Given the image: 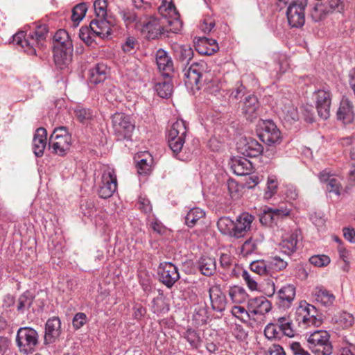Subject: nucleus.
<instances>
[{
	"instance_id": "obj_1",
	"label": "nucleus",
	"mask_w": 355,
	"mask_h": 355,
	"mask_svg": "<svg viewBox=\"0 0 355 355\" xmlns=\"http://www.w3.org/2000/svg\"><path fill=\"white\" fill-rule=\"evenodd\" d=\"M168 14L174 16L167 17L162 15L160 17H150L144 24L142 32L146 34L148 40H154L167 33H178L182 27V22L179 18L173 6H168Z\"/></svg>"
},
{
	"instance_id": "obj_2",
	"label": "nucleus",
	"mask_w": 355,
	"mask_h": 355,
	"mask_svg": "<svg viewBox=\"0 0 355 355\" xmlns=\"http://www.w3.org/2000/svg\"><path fill=\"white\" fill-rule=\"evenodd\" d=\"M202 65L194 62L188 69H184V80L185 85L191 89H199L202 86V78L206 84L207 92L216 96L219 100H223L227 92L223 89V84L217 78L209 79L207 74H202Z\"/></svg>"
},
{
	"instance_id": "obj_3",
	"label": "nucleus",
	"mask_w": 355,
	"mask_h": 355,
	"mask_svg": "<svg viewBox=\"0 0 355 355\" xmlns=\"http://www.w3.org/2000/svg\"><path fill=\"white\" fill-rule=\"evenodd\" d=\"M48 29L46 25L36 26L27 35L24 31H19L13 36V42L21 46L29 55H36L37 49L44 46Z\"/></svg>"
},
{
	"instance_id": "obj_4",
	"label": "nucleus",
	"mask_w": 355,
	"mask_h": 355,
	"mask_svg": "<svg viewBox=\"0 0 355 355\" xmlns=\"http://www.w3.org/2000/svg\"><path fill=\"white\" fill-rule=\"evenodd\" d=\"M73 44L69 33L64 29L58 30L53 36V58L55 64L63 68L72 59Z\"/></svg>"
},
{
	"instance_id": "obj_5",
	"label": "nucleus",
	"mask_w": 355,
	"mask_h": 355,
	"mask_svg": "<svg viewBox=\"0 0 355 355\" xmlns=\"http://www.w3.org/2000/svg\"><path fill=\"white\" fill-rule=\"evenodd\" d=\"M38 338V334L34 329L20 327L16 335V344L19 352L24 354H33L39 343Z\"/></svg>"
},
{
	"instance_id": "obj_6",
	"label": "nucleus",
	"mask_w": 355,
	"mask_h": 355,
	"mask_svg": "<svg viewBox=\"0 0 355 355\" xmlns=\"http://www.w3.org/2000/svg\"><path fill=\"white\" fill-rule=\"evenodd\" d=\"M187 134V123L182 119L177 120L168 130V146L175 155H178L182 149Z\"/></svg>"
},
{
	"instance_id": "obj_7",
	"label": "nucleus",
	"mask_w": 355,
	"mask_h": 355,
	"mask_svg": "<svg viewBox=\"0 0 355 355\" xmlns=\"http://www.w3.org/2000/svg\"><path fill=\"white\" fill-rule=\"evenodd\" d=\"M71 144V137L65 127L61 126L54 129L49 138V146L53 153L64 156L69 150Z\"/></svg>"
},
{
	"instance_id": "obj_8",
	"label": "nucleus",
	"mask_w": 355,
	"mask_h": 355,
	"mask_svg": "<svg viewBox=\"0 0 355 355\" xmlns=\"http://www.w3.org/2000/svg\"><path fill=\"white\" fill-rule=\"evenodd\" d=\"M116 189L117 179L114 168L105 166L97 191L98 196L103 199L109 198L113 196Z\"/></svg>"
},
{
	"instance_id": "obj_9",
	"label": "nucleus",
	"mask_w": 355,
	"mask_h": 355,
	"mask_svg": "<svg viewBox=\"0 0 355 355\" xmlns=\"http://www.w3.org/2000/svg\"><path fill=\"white\" fill-rule=\"evenodd\" d=\"M112 124L114 135L118 140L128 139L131 137L135 125L129 116L116 112L112 116Z\"/></svg>"
},
{
	"instance_id": "obj_10",
	"label": "nucleus",
	"mask_w": 355,
	"mask_h": 355,
	"mask_svg": "<svg viewBox=\"0 0 355 355\" xmlns=\"http://www.w3.org/2000/svg\"><path fill=\"white\" fill-rule=\"evenodd\" d=\"M306 4V0H297L289 5L286 15L288 24L291 27L300 28L304 24V9Z\"/></svg>"
},
{
	"instance_id": "obj_11",
	"label": "nucleus",
	"mask_w": 355,
	"mask_h": 355,
	"mask_svg": "<svg viewBox=\"0 0 355 355\" xmlns=\"http://www.w3.org/2000/svg\"><path fill=\"white\" fill-rule=\"evenodd\" d=\"M159 280L168 288H171L180 279L178 268L171 262L161 263L158 267Z\"/></svg>"
},
{
	"instance_id": "obj_12",
	"label": "nucleus",
	"mask_w": 355,
	"mask_h": 355,
	"mask_svg": "<svg viewBox=\"0 0 355 355\" xmlns=\"http://www.w3.org/2000/svg\"><path fill=\"white\" fill-rule=\"evenodd\" d=\"M259 136L263 143L269 146L279 144L282 139L280 131L273 121L270 120L263 121Z\"/></svg>"
},
{
	"instance_id": "obj_13",
	"label": "nucleus",
	"mask_w": 355,
	"mask_h": 355,
	"mask_svg": "<svg viewBox=\"0 0 355 355\" xmlns=\"http://www.w3.org/2000/svg\"><path fill=\"white\" fill-rule=\"evenodd\" d=\"M315 105L318 115L322 119H327L330 116L331 94L329 90L319 89L314 94Z\"/></svg>"
},
{
	"instance_id": "obj_14",
	"label": "nucleus",
	"mask_w": 355,
	"mask_h": 355,
	"mask_svg": "<svg viewBox=\"0 0 355 355\" xmlns=\"http://www.w3.org/2000/svg\"><path fill=\"white\" fill-rule=\"evenodd\" d=\"M238 149L243 156L249 157H257L263 150L262 145L251 137L242 138L238 143Z\"/></svg>"
},
{
	"instance_id": "obj_15",
	"label": "nucleus",
	"mask_w": 355,
	"mask_h": 355,
	"mask_svg": "<svg viewBox=\"0 0 355 355\" xmlns=\"http://www.w3.org/2000/svg\"><path fill=\"white\" fill-rule=\"evenodd\" d=\"M61 321L58 317L48 319L45 324L44 344L55 343L61 335Z\"/></svg>"
},
{
	"instance_id": "obj_16",
	"label": "nucleus",
	"mask_w": 355,
	"mask_h": 355,
	"mask_svg": "<svg viewBox=\"0 0 355 355\" xmlns=\"http://www.w3.org/2000/svg\"><path fill=\"white\" fill-rule=\"evenodd\" d=\"M155 60L157 68L164 78H169L173 72V62L168 53L159 49L155 53Z\"/></svg>"
},
{
	"instance_id": "obj_17",
	"label": "nucleus",
	"mask_w": 355,
	"mask_h": 355,
	"mask_svg": "<svg viewBox=\"0 0 355 355\" xmlns=\"http://www.w3.org/2000/svg\"><path fill=\"white\" fill-rule=\"evenodd\" d=\"M209 295L212 309L217 312H223L227 305V299L220 286L214 285L209 287Z\"/></svg>"
},
{
	"instance_id": "obj_18",
	"label": "nucleus",
	"mask_w": 355,
	"mask_h": 355,
	"mask_svg": "<svg viewBox=\"0 0 355 355\" xmlns=\"http://www.w3.org/2000/svg\"><path fill=\"white\" fill-rule=\"evenodd\" d=\"M337 119L343 124H350L355 119V113L352 103L343 98L336 112Z\"/></svg>"
},
{
	"instance_id": "obj_19",
	"label": "nucleus",
	"mask_w": 355,
	"mask_h": 355,
	"mask_svg": "<svg viewBox=\"0 0 355 355\" xmlns=\"http://www.w3.org/2000/svg\"><path fill=\"white\" fill-rule=\"evenodd\" d=\"M253 220L254 216L248 213L244 212L240 214L234 221V237L236 239L243 237L250 230Z\"/></svg>"
},
{
	"instance_id": "obj_20",
	"label": "nucleus",
	"mask_w": 355,
	"mask_h": 355,
	"mask_svg": "<svg viewBox=\"0 0 355 355\" xmlns=\"http://www.w3.org/2000/svg\"><path fill=\"white\" fill-rule=\"evenodd\" d=\"M89 26L92 33L101 38L112 33L111 23L106 17H96L90 22Z\"/></svg>"
},
{
	"instance_id": "obj_21",
	"label": "nucleus",
	"mask_w": 355,
	"mask_h": 355,
	"mask_svg": "<svg viewBox=\"0 0 355 355\" xmlns=\"http://www.w3.org/2000/svg\"><path fill=\"white\" fill-rule=\"evenodd\" d=\"M299 236L300 234L297 230L284 235L279 244L281 252L288 256H291L296 252Z\"/></svg>"
},
{
	"instance_id": "obj_22",
	"label": "nucleus",
	"mask_w": 355,
	"mask_h": 355,
	"mask_svg": "<svg viewBox=\"0 0 355 355\" xmlns=\"http://www.w3.org/2000/svg\"><path fill=\"white\" fill-rule=\"evenodd\" d=\"M249 314L252 315V318L255 315H264L271 309L270 302L265 297H260L253 298L248 302Z\"/></svg>"
},
{
	"instance_id": "obj_23",
	"label": "nucleus",
	"mask_w": 355,
	"mask_h": 355,
	"mask_svg": "<svg viewBox=\"0 0 355 355\" xmlns=\"http://www.w3.org/2000/svg\"><path fill=\"white\" fill-rule=\"evenodd\" d=\"M230 168L234 174L241 176L250 175L253 169L252 162L244 157H234L231 160Z\"/></svg>"
},
{
	"instance_id": "obj_24",
	"label": "nucleus",
	"mask_w": 355,
	"mask_h": 355,
	"mask_svg": "<svg viewBox=\"0 0 355 355\" xmlns=\"http://www.w3.org/2000/svg\"><path fill=\"white\" fill-rule=\"evenodd\" d=\"M46 130L44 128L37 129L33 139V150L36 157L43 155L46 146Z\"/></svg>"
},
{
	"instance_id": "obj_25",
	"label": "nucleus",
	"mask_w": 355,
	"mask_h": 355,
	"mask_svg": "<svg viewBox=\"0 0 355 355\" xmlns=\"http://www.w3.org/2000/svg\"><path fill=\"white\" fill-rule=\"evenodd\" d=\"M312 295L315 300L324 306L333 305L335 301L334 295L322 286H318L313 288Z\"/></svg>"
},
{
	"instance_id": "obj_26",
	"label": "nucleus",
	"mask_w": 355,
	"mask_h": 355,
	"mask_svg": "<svg viewBox=\"0 0 355 355\" xmlns=\"http://www.w3.org/2000/svg\"><path fill=\"white\" fill-rule=\"evenodd\" d=\"M259 107L258 99L254 95H249L245 97L243 112L246 119L252 121L257 119Z\"/></svg>"
},
{
	"instance_id": "obj_27",
	"label": "nucleus",
	"mask_w": 355,
	"mask_h": 355,
	"mask_svg": "<svg viewBox=\"0 0 355 355\" xmlns=\"http://www.w3.org/2000/svg\"><path fill=\"white\" fill-rule=\"evenodd\" d=\"M172 49L178 60L183 64H189L193 58V51L189 45H182L178 43L172 44Z\"/></svg>"
},
{
	"instance_id": "obj_28",
	"label": "nucleus",
	"mask_w": 355,
	"mask_h": 355,
	"mask_svg": "<svg viewBox=\"0 0 355 355\" xmlns=\"http://www.w3.org/2000/svg\"><path fill=\"white\" fill-rule=\"evenodd\" d=\"M107 67L105 64H96L89 71V82L94 85L103 82L107 78Z\"/></svg>"
},
{
	"instance_id": "obj_29",
	"label": "nucleus",
	"mask_w": 355,
	"mask_h": 355,
	"mask_svg": "<svg viewBox=\"0 0 355 355\" xmlns=\"http://www.w3.org/2000/svg\"><path fill=\"white\" fill-rule=\"evenodd\" d=\"M317 309L311 304L306 302L301 303L296 312L297 320L299 322L307 325L314 315L317 314Z\"/></svg>"
},
{
	"instance_id": "obj_30",
	"label": "nucleus",
	"mask_w": 355,
	"mask_h": 355,
	"mask_svg": "<svg viewBox=\"0 0 355 355\" xmlns=\"http://www.w3.org/2000/svg\"><path fill=\"white\" fill-rule=\"evenodd\" d=\"M216 40L203 37L196 46L197 51L202 55H211L218 50Z\"/></svg>"
},
{
	"instance_id": "obj_31",
	"label": "nucleus",
	"mask_w": 355,
	"mask_h": 355,
	"mask_svg": "<svg viewBox=\"0 0 355 355\" xmlns=\"http://www.w3.org/2000/svg\"><path fill=\"white\" fill-rule=\"evenodd\" d=\"M278 297L282 304L289 306L295 297V287L293 284H286L278 291Z\"/></svg>"
},
{
	"instance_id": "obj_32",
	"label": "nucleus",
	"mask_w": 355,
	"mask_h": 355,
	"mask_svg": "<svg viewBox=\"0 0 355 355\" xmlns=\"http://www.w3.org/2000/svg\"><path fill=\"white\" fill-rule=\"evenodd\" d=\"M198 268L205 276H211L216 270V260L209 257H201L198 262Z\"/></svg>"
},
{
	"instance_id": "obj_33",
	"label": "nucleus",
	"mask_w": 355,
	"mask_h": 355,
	"mask_svg": "<svg viewBox=\"0 0 355 355\" xmlns=\"http://www.w3.org/2000/svg\"><path fill=\"white\" fill-rule=\"evenodd\" d=\"M205 216V211L198 207H194L191 209L186 216H184L185 224L192 227L196 225L199 220L204 218Z\"/></svg>"
},
{
	"instance_id": "obj_34",
	"label": "nucleus",
	"mask_w": 355,
	"mask_h": 355,
	"mask_svg": "<svg viewBox=\"0 0 355 355\" xmlns=\"http://www.w3.org/2000/svg\"><path fill=\"white\" fill-rule=\"evenodd\" d=\"M250 270L260 276L271 275V268L268 261L257 260L252 261L250 266Z\"/></svg>"
},
{
	"instance_id": "obj_35",
	"label": "nucleus",
	"mask_w": 355,
	"mask_h": 355,
	"mask_svg": "<svg viewBox=\"0 0 355 355\" xmlns=\"http://www.w3.org/2000/svg\"><path fill=\"white\" fill-rule=\"evenodd\" d=\"M33 300L34 296L32 293L28 291H25L19 297L17 301V310L19 313H24L25 310L31 307Z\"/></svg>"
},
{
	"instance_id": "obj_36",
	"label": "nucleus",
	"mask_w": 355,
	"mask_h": 355,
	"mask_svg": "<svg viewBox=\"0 0 355 355\" xmlns=\"http://www.w3.org/2000/svg\"><path fill=\"white\" fill-rule=\"evenodd\" d=\"M166 78L167 79L162 82L157 83L155 86V89L157 94L161 98L170 97L173 90V86L171 80L169 79V78Z\"/></svg>"
},
{
	"instance_id": "obj_37",
	"label": "nucleus",
	"mask_w": 355,
	"mask_h": 355,
	"mask_svg": "<svg viewBox=\"0 0 355 355\" xmlns=\"http://www.w3.org/2000/svg\"><path fill=\"white\" fill-rule=\"evenodd\" d=\"M229 296L232 301L236 304L243 303L248 297L245 290L239 286H234L230 288Z\"/></svg>"
},
{
	"instance_id": "obj_38",
	"label": "nucleus",
	"mask_w": 355,
	"mask_h": 355,
	"mask_svg": "<svg viewBox=\"0 0 355 355\" xmlns=\"http://www.w3.org/2000/svg\"><path fill=\"white\" fill-rule=\"evenodd\" d=\"M219 231L225 235L234 237V221L228 217H222L217 222Z\"/></svg>"
},
{
	"instance_id": "obj_39",
	"label": "nucleus",
	"mask_w": 355,
	"mask_h": 355,
	"mask_svg": "<svg viewBox=\"0 0 355 355\" xmlns=\"http://www.w3.org/2000/svg\"><path fill=\"white\" fill-rule=\"evenodd\" d=\"M261 239L257 238H250L243 244L241 248V252L245 256L257 252L258 250V247L261 243Z\"/></svg>"
},
{
	"instance_id": "obj_40",
	"label": "nucleus",
	"mask_w": 355,
	"mask_h": 355,
	"mask_svg": "<svg viewBox=\"0 0 355 355\" xmlns=\"http://www.w3.org/2000/svg\"><path fill=\"white\" fill-rule=\"evenodd\" d=\"M329 342V334L326 331H315L308 338L309 345L325 344Z\"/></svg>"
},
{
	"instance_id": "obj_41",
	"label": "nucleus",
	"mask_w": 355,
	"mask_h": 355,
	"mask_svg": "<svg viewBox=\"0 0 355 355\" xmlns=\"http://www.w3.org/2000/svg\"><path fill=\"white\" fill-rule=\"evenodd\" d=\"M334 319L335 322L343 329L352 327L354 322L353 315L346 311L340 313L338 315H336Z\"/></svg>"
},
{
	"instance_id": "obj_42",
	"label": "nucleus",
	"mask_w": 355,
	"mask_h": 355,
	"mask_svg": "<svg viewBox=\"0 0 355 355\" xmlns=\"http://www.w3.org/2000/svg\"><path fill=\"white\" fill-rule=\"evenodd\" d=\"M87 10V6L84 3H79L73 8L71 18L73 22V26H76L83 19Z\"/></svg>"
},
{
	"instance_id": "obj_43",
	"label": "nucleus",
	"mask_w": 355,
	"mask_h": 355,
	"mask_svg": "<svg viewBox=\"0 0 355 355\" xmlns=\"http://www.w3.org/2000/svg\"><path fill=\"white\" fill-rule=\"evenodd\" d=\"M183 337L190 344L191 347L198 349L201 343V339L198 333L193 329H187L184 333Z\"/></svg>"
},
{
	"instance_id": "obj_44",
	"label": "nucleus",
	"mask_w": 355,
	"mask_h": 355,
	"mask_svg": "<svg viewBox=\"0 0 355 355\" xmlns=\"http://www.w3.org/2000/svg\"><path fill=\"white\" fill-rule=\"evenodd\" d=\"M77 119L82 123H87L93 117V112L89 109L78 106L74 110Z\"/></svg>"
},
{
	"instance_id": "obj_45",
	"label": "nucleus",
	"mask_w": 355,
	"mask_h": 355,
	"mask_svg": "<svg viewBox=\"0 0 355 355\" xmlns=\"http://www.w3.org/2000/svg\"><path fill=\"white\" fill-rule=\"evenodd\" d=\"M280 109L285 119L293 121L298 120L297 110L290 101H288L283 107H280Z\"/></svg>"
},
{
	"instance_id": "obj_46",
	"label": "nucleus",
	"mask_w": 355,
	"mask_h": 355,
	"mask_svg": "<svg viewBox=\"0 0 355 355\" xmlns=\"http://www.w3.org/2000/svg\"><path fill=\"white\" fill-rule=\"evenodd\" d=\"M326 13L324 6L320 3H316L310 11V16L316 22L322 20Z\"/></svg>"
},
{
	"instance_id": "obj_47",
	"label": "nucleus",
	"mask_w": 355,
	"mask_h": 355,
	"mask_svg": "<svg viewBox=\"0 0 355 355\" xmlns=\"http://www.w3.org/2000/svg\"><path fill=\"white\" fill-rule=\"evenodd\" d=\"M343 187L338 179L336 178H331L326 185V191L331 195L334 193L337 197H339L341 194Z\"/></svg>"
},
{
	"instance_id": "obj_48",
	"label": "nucleus",
	"mask_w": 355,
	"mask_h": 355,
	"mask_svg": "<svg viewBox=\"0 0 355 355\" xmlns=\"http://www.w3.org/2000/svg\"><path fill=\"white\" fill-rule=\"evenodd\" d=\"M311 352L315 355H330L332 347L330 343L309 345Z\"/></svg>"
},
{
	"instance_id": "obj_49",
	"label": "nucleus",
	"mask_w": 355,
	"mask_h": 355,
	"mask_svg": "<svg viewBox=\"0 0 355 355\" xmlns=\"http://www.w3.org/2000/svg\"><path fill=\"white\" fill-rule=\"evenodd\" d=\"M119 14L126 26L138 21V15L133 10L124 9Z\"/></svg>"
},
{
	"instance_id": "obj_50",
	"label": "nucleus",
	"mask_w": 355,
	"mask_h": 355,
	"mask_svg": "<svg viewBox=\"0 0 355 355\" xmlns=\"http://www.w3.org/2000/svg\"><path fill=\"white\" fill-rule=\"evenodd\" d=\"M232 333L234 338L241 342L246 340L248 336V332L239 324H234L232 327Z\"/></svg>"
},
{
	"instance_id": "obj_51",
	"label": "nucleus",
	"mask_w": 355,
	"mask_h": 355,
	"mask_svg": "<svg viewBox=\"0 0 355 355\" xmlns=\"http://www.w3.org/2000/svg\"><path fill=\"white\" fill-rule=\"evenodd\" d=\"M264 335L268 340L281 338V333L279 327L272 323L267 324L264 329Z\"/></svg>"
},
{
	"instance_id": "obj_52",
	"label": "nucleus",
	"mask_w": 355,
	"mask_h": 355,
	"mask_svg": "<svg viewBox=\"0 0 355 355\" xmlns=\"http://www.w3.org/2000/svg\"><path fill=\"white\" fill-rule=\"evenodd\" d=\"M278 182L276 177L269 176L267 181V189L265 192V198H270L276 192Z\"/></svg>"
},
{
	"instance_id": "obj_53",
	"label": "nucleus",
	"mask_w": 355,
	"mask_h": 355,
	"mask_svg": "<svg viewBox=\"0 0 355 355\" xmlns=\"http://www.w3.org/2000/svg\"><path fill=\"white\" fill-rule=\"evenodd\" d=\"M309 261L316 267H324L330 263V258L324 254L314 255L309 259Z\"/></svg>"
},
{
	"instance_id": "obj_54",
	"label": "nucleus",
	"mask_w": 355,
	"mask_h": 355,
	"mask_svg": "<svg viewBox=\"0 0 355 355\" xmlns=\"http://www.w3.org/2000/svg\"><path fill=\"white\" fill-rule=\"evenodd\" d=\"M268 263L271 268L273 267L277 271H282L286 269L288 266V262L279 256L271 257Z\"/></svg>"
},
{
	"instance_id": "obj_55",
	"label": "nucleus",
	"mask_w": 355,
	"mask_h": 355,
	"mask_svg": "<svg viewBox=\"0 0 355 355\" xmlns=\"http://www.w3.org/2000/svg\"><path fill=\"white\" fill-rule=\"evenodd\" d=\"M107 4L106 0H96L94 7L96 17H106Z\"/></svg>"
},
{
	"instance_id": "obj_56",
	"label": "nucleus",
	"mask_w": 355,
	"mask_h": 355,
	"mask_svg": "<svg viewBox=\"0 0 355 355\" xmlns=\"http://www.w3.org/2000/svg\"><path fill=\"white\" fill-rule=\"evenodd\" d=\"M249 313L250 310L248 308V310H246L244 307L241 306H234L232 309V315L240 319L243 322H246L247 321L242 317L243 314H245L248 319L255 320L254 318H252V315L249 314Z\"/></svg>"
},
{
	"instance_id": "obj_57",
	"label": "nucleus",
	"mask_w": 355,
	"mask_h": 355,
	"mask_svg": "<svg viewBox=\"0 0 355 355\" xmlns=\"http://www.w3.org/2000/svg\"><path fill=\"white\" fill-rule=\"evenodd\" d=\"M153 311L156 314L167 311L168 308L165 307L164 300L162 296H158L153 300Z\"/></svg>"
},
{
	"instance_id": "obj_58",
	"label": "nucleus",
	"mask_w": 355,
	"mask_h": 355,
	"mask_svg": "<svg viewBox=\"0 0 355 355\" xmlns=\"http://www.w3.org/2000/svg\"><path fill=\"white\" fill-rule=\"evenodd\" d=\"M207 318L208 316L207 315V311L204 307L200 308L198 310L196 309H195L193 315V319L196 321L198 325L205 324Z\"/></svg>"
},
{
	"instance_id": "obj_59",
	"label": "nucleus",
	"mask_w": 355,
	"mask_h": 355,
	"mask_svg": "<svg viewBox=\"0 0 355 355\" xmlns=\"http://www.w3.org/2000/svg\"><path fill=\"white\" fill-rule=\"evenodd\" d=\"M241 277L245 281L248 287L251 291L258 290V283L254 277H252L248 271L244 270L242 272Z\"/></svg>"
},
{
	"instance_id": "obj_60",
	"label": "nucleus",
	"mask_w": 355,
	"mask_h": 355,
	"mask_svg": "<svg viewBox=\"0 0 355 355\" xmlns=\"http://www.w3.org/2000/svg\"><path fill=\"white\" fill-rule=\"evenodd\" d=\"M92 34L94 35L90 27L83 26L79 30V37L87 45L91 44L93 42Z\"/></svg>"
},
{
	"instance_id": "obj_61",
	"label": "nucleus",
	"mask_w": 355,
	"mask_h": 355,
	"mask_svg": "<svg viewBox=\"0 0 355 355\" xmlns=\"http://www.w3.org/2000/svg\"><path fill=\"white\" fill-rule=\"evenodd\" d=\"M151 159L148 162L146 159H141L139 161H137V172L140 175H146L148 174L151 168L150 165Z\"/></svg>"
},
{
	"instance_id": "obj_62",
	"label": "nucleus",
	"mask_w": 355,
	"mask_h": 355,
	"mask_svg": "<svg viewBox=\"0 0 355 355\" xmlns=\"http://www.w3.org/2000/svg\"><path fill=\"white\" fill-rule=\"evenodd\" d=\"M87 321V317L84 313H76L72 320L73 327L76 329L81 328Z\"/></svg>"
},
{
	"instance_id": "obj_63",
	"label": "nucleus",
	"mask_w": 355,
	"mask_h": 355,
	"mask_svg": "<svg viewBox=\"0 0 355 355\" xmlns=\"http://www.w3.org/2000/svg\"><path fill=\"white\" fill-rule=\"evenodd\" d=\"M275 217L271 211V207H266L263 209L260 216V222L265 225H269L275 220Z\"/></svg>"
},
{
	"instance_id": "obj_64",
	"label": "nucleus",
	"mask_w": 355,
	"mask_h": 355,
	"mask_svg": "<svg viewBox=\"0 0 355 355\" xmlns=\"http://www.w3.org/2000/svg\"><path fill=\"white\" fill-rule=\"evenodd\" d=\"M266 355H286V352L280 345L273 344L268 347Z\"/></svg>"
}]
</instances>
